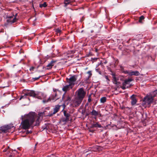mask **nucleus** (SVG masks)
Returning <instances> with one entry per match:
<instances>
[{
    "label": "nucleus",
    "mask_w": 157,
    "mask_h": 157,
    "mask_svg": "<svg viewBox=\"0 0 157 157\" xmlns=\"http://www.w3.org/2000/svg\"><path fill=\"white\" fill-rule=\"evenodd\" d=\"M44 113V112H43L39 113L38 116L36 121L35 124H34L36 117L35 113L30 112L27 114L22 116L21 117L22 121L21 123V128L23 129H26L33 128L34 125H39L40 121L42 119L43 115Z\"/></svg>",
    "instance_id": "1"
},
{
    "label": "nucleus",
    "mask_w": 157,
    "mask_h": 157,
    "mask_svg": "<svg viewBox=\"0 0 157 157\" xmlns=\"http://www.w3.org/2000/svg\"><path fill=\"white\" fill-rule=\"evenodd\" d=\"M27 96L33 97L38 99H43V102L44 103H45L48 101V100H50V98H48L47 99H46V95L43 93L40 92H35L34 91L31 90L25 94L24 95L21 96L19 100H21L22 98H25Z\"/></svg>",
    "instance_id": "2"
},
{
    "label": "nucleus",
    "mask_w": 157,
    "mask_h": 157,
    "mask_svg": "<svg viewBox=\"0 0 157 157\" xmlns=\"http://www.w3.org/2000/svg\"><path fill=\"white\" fill-rule=\"evenodd\" d=\"M12 128L14 129V126L12 124L5 125L0 127V133H6L9 131V130Z\"/></svg>",
    "instance_id": "3"
},
{
    "label": "nucleus",
    "mask_w": 157,
    "mask_h": 157,
    "mask_svg": "<svg viewBox=\"0 0 157 157\" xmlns=\"http://www.w3.org/2000/svg\"><path fill=\"white\" fill-rule=\"evenodd\" d=\"M86 94V92L82 88L79 89L76 92V94H77L76 97L82 100L84 98Z\"/></svg>",
    "instance_id": "4"
},
{
    "label": "nucleus",
    "mask_w": 157,
    "mask_h": 157,
    "mask_svg": "<svg viewBox=\"0 0 157 157\" xmlns=\"http://www.w3.org/2000/svg\"><path fill=\"white\" fill-rule=\"evenodd\" d=\"M151 94H152L150 93L149 95H147L144 98L143 101L144 102L145 104L149 105L152 102L154 97Z\"/></svg>",
    "instance_id": "5"
},
{
    "label": "nucleus",
    "mask_w": 157,
    "mask_h": 157,
    "mask_svg": "<svg viewBox=\"0 0 157 157\" xmlns=\"http://www.w3.org/2000/svg\"><path fill=\"white\" fill-rule=\"evenodd\" d=\"M133 80L132 78H129L125 79L122 83V86L121 88L123 90H125L126 88H128L131 86L130 85V82Z\"/></svg>",
    "instance_id": "6"
},
{
    "label": "nucleus",
    "mask_w": 157,
    "mask_h": 157,
    "mask_svg": "<svg viewBox=\"0 0 157 157\" xmlns=\"http://www.w3.org/2000/svg\"><path fill=\"white\" fill-rule=\"evenodd\" d=\"M61 106V105H55V107L53 108V111L50 112L48 116L51 117L53 115L56 114L59 111L60 107Z\"/></svg>",
    "instance_id": "7"
},
{
    "label": "nucleus",
    "mask_w": 157,
    "mask_h": 157,
    "mask_svg": "<svg viewBox=\"0 0 157 157\" xmlns=\"http://www.w3.org/2000/svg\"><path fill=\"white\" fill-rule=\"evenodd\" d=\"M83 100L76 97L72 101L73 104L75 107H77L81 104Z\"/></svg>",
    "instance_id": "8"
},
{
    "label": "nucleus",
    "mask_w": 157,
    "mask_h": 157,
    "mask_svg": "<svg viewBox=\"0 0 157 157\" xmlns=\"http://www.w3.org/2000/svg\"><path fill=\"white\" fill-rule=\"evenodd\" d=\"M77 76L76 75L71 76L69 79L68 81L69 84L73 86L74 85L75 82L76 80Z\"/></svg>",
    "instance_id": "9"
},
{
    "label": "nucleus",
    "mask_w": 157,
    "mask_h": 157,
    "mask_svg": "<svg viewBox=\"0 0 157 157\" xmlns=\"http://www.w3.org/2000/svg\"><path fill=\"white\" fill-rule=\"evenodd\" d=\"M73 87V86H72L69 84L68 85L64 86L62 89L63 91L64 92V94H65L70 89H71Z\"/></svg>",
    "instance_id": "10"
},
{
    "label": "nucleus",
    "mask_w": 157,
    "mask_h": 157,
    "mask_svg": "<svg viewBox=\"0 0 157 157\" xmlns=\"http://www.w3.org/2000/svg\"><path fill=\"white\" fill-rule=\"evenodd\" d=\"M91 113L92 115L94 116V118L95 119H96L97 116L98 115H99L100 116H101V114L100 113L94 109H93Z\"/></svg>",
    "instance_id": "11"
},
{
    "label": "nucleus",
    "mask_w": 157,
    "mask_h": 157,
    "mask_svg": "<svg viewBox=\"0 0 157 157\" xmlns=\"http://www.w3.org/2000/svg\"><path fill=\"white\" fill-rule=\"evenodd\" d=\"M56 61L52 60L51 62L47 66L46 69H51L54 65V63L56 62Z\"/></svg>",
    "instance_id": "12"
},
{
    "label": "nucleus",
    "mask_w": 157,
    "mask_h": 157,
    "mask_svg": "<svg viewBox=\"0 0 157 157\" xmlns=\"http://www.w3.org/2000/svg\"><path fill=\"white\" fill-rule=\"evenodd\" d=\"M131 98L132 100L131 102V104L132 105H135L137 102L135 96V95H132L131 97Z\"/></svg>",
    "instance_id": "13"
},
{
    "label": "nucleus",
    "mask_w": 157,
    "mask_h": 157,
    "mask_svg": "<svg viewBox=\"0 0 157 157\" xmlns=\"http://www.w3.org/2000/svg\"><path fill=\"white\" fill-rule=\"evenodd\" d=\"M129 75L132 76H138L140 75V73L137 71H130V73H129Z\"/></svg>",
    "instance_id": "14"
},
{
    "label": "nucleus",
    "mask_w": 157,
    "mask_h": 157,
    "mask_svg": "<svg viewBox=\"0 0 157 157\" xmlns=\"http://www.w3.org/2000/svg\"><path fill=\"white\" fill-rule=\"evenodd\" d=\"M50 98V100H48L49 101H51L52 100V101H55L58 99L59 98L57 97V94L56 93H55L54 94H53Z\"/></svg>",
    "instance_id": "15"
},
{
    "label": "nucleus",
    "mask_w": 157,
    "mask_h": 157,
    "mask_svg": "<svg viewBox=\"0 0 157 157\" xmlns=\"http://www.w3.org/2000/svg\"><path fill=\"white\" fill-rule=\"evenodd\" d=\"M63 114L64 116L66 117V120H68L69 119L70 114L66 111L64 110Z\"/></svg>",
    "instance_id": "16"
},
{
    "label": "nucleus",
    "mask_w": 157,
    "mask_h": 157,
    "mask_svg": "<svg viewBox=\"0 0 157 157\" xmlns=\"http://www.w3.org/2000/svg\"><path fill=\"white\" fill-rule=\"evenodd\" d=\"M51 125L49 124H45V125L43 127L44 129L48 130L51 129L50 127Z\"/></svg>",
    "instance_id": "17"
},
{
    "label": "nucleus",
    "mask_w": 157,
    "mask_h": 157,
    "mask_svg": "<svg viewBox=\"0 0 157 157\" xmlns=\"http://www.w3.org/2000/svg\"><path fill=\"white\" fill-rule=\"evenodd\" d=\"M92 126L93 127H98V128H101V124H99L98 123H94L92 124Z\"/></svg>",
    "instance_id": "18"
},
{
    "label": "nucleus",
    "mask_w": 157,
    "mask_h": 157,
    "mask_svg": "<svg viewBox=\"0 0 157 157\" xmlns=\"http://www.w3.org/2000/svg\"><path fill=\"white\" fill-rule=\"evenodd\" d=\"M71 2V1L70 0H64V4H65V7L67 6Z\"/></svg>",
    "instance_id": "19"
},
{
    "label": "nucleus",
    "mask_w": 157,
    "mask_h": 157,
    "mask_svg": "<svg viewBox=\"0 0 157 157\" xmlns=\"http://www.w3.org/2000/svg\"><path fill=\"white\" fill-rule=\"evenodd\" d=\"M106 100V98L105 97H102L100 99V102L101 103H104Z\"/></svg>",
    "instance_id": "20"
},
{
    "label": "nucleus",
    "mask_w": 157,
    "mask_h": 157,
    "mask_svg": "<svg viewBox=\"0 0 157 157\" xmlns=\"http://www.w3.org/2000/svg\"><path fill=\"white\" fill-rule=\"evenodd\" d=\"M47 6V3L46 2H44L43 4H40L39 6L40 8H42L43 7H45Z\"/></svg>",
    "instance_id": "21"
},
{
    "label": "nucleus",
    "mask_w": 157,
    "mask_h": 157,
    "mask_svg": "<svg viewBox=\"0 0 157 157\" xmlns=\"http://www.w3.org/2000/svg\"><path fill=\"white\" fill-rule=\"evenodd\" d=\"M113 82L115 84L118 85L119 84V82L117 81L116 78L115 77L113 78Z\"/></svg>",
    "instance_id": "22"
},
{
    "label": "nucleus",
    "mask_w": 157,
    "mask_h": 157,
    "mask_svg": "<svg viewBox=\"0 0 157 157\" xmlns=\"http://www.w3.org/2000/svg\"><path fill=\"white\" fill-rule=\"evenodd\" d=\"M151 93L152 94L151 95H153L154 97L157 96V90Z\"/></svg>",
    "instance_id": "23"
},
{
    "label": "nucleus",
    "mask_w": 157,
    "mask_h": 157,
    "mask_svg": "<svg viewBox=\"0 0 157 157\" xmlns=\"http://www.w3.org/2000/svg\"><path fill=\"white\" fill-rule=\"evenodd\" d=\"M17 20V19L16 17H14L12 20H10L9 21V22H10L11 23H13L16 22Z\"/></svg>",
    "instance_id": "24"
},
{
    "label": "nucleus",
    "mask_w": 157,
    "mask_h": 157,
    "mask_svg": "<svg viewBox=\"0 0 157 157\" xmlns=\"http://www.w3.org/2000/svg\"><path fill=\"white\" fill-rule=\"evenodd\" d=\"M87 73L89 74V76L87 78H86L87 79H89L90 78V77L92 75V73L91 71H88L87 72Z\"/></svg>",
    "instance_id": "25"
},
{
    "label": "nucleus",
    "mask_w": 157,
    "mask_h": 157,
    "mask_svg": "<svg viewBox=\"0 0 157 157\" xmlns=\"http://www.w3.org/2000/svg\"><path fill=\"white\" fill-rule=\"evenodd\" d=\"M41 77V76H39L37 77L33 78V79L34 81L37 80H38Z\"/></svg>",
    "instance_id": "26"
},
{
    "label": "nucleus",
    "mask_w": 157,
    "mask_h": 157,
    "mask_svg": "<svg viewBox=\"0 0 157 157\" xmlns=\"http://www.w3.org/2000/svg\"><path fill=\"white\" fill-rule=\"evenodd\" d=\"M144 17L143 16H141L140 17L139 19V21L141 22V21L143 20L144 19Z\"/></svg>",
    "instance_id": "27"
},
{
    "label": "nucleus",
    "mask_w": 157,
    "mask_h": 157,
    "mask_svg": "<svg viewBox=\"0 0 157 157\" xmlns=\"http://www.w3.org/2000/svg\"><path fill=\"white\" fill-rule=\"evenodd\" d=\"M35 67H30L29 69V70L31 71H34Z\"/></svg>",
    "instance_id": "28"
},
{
    "label": "nucleus",
    "mask_w": 157,
    "mask_h": 157,
    "mask_svg": "<svg viewBox=\"0 0 157 157\" xmlns=\"http://www.w3.org/2000/svg\"><path fill=\"white\" fill-rule=\"evenodd\" d=\"M56 32L57 33H60L61 32V30L59 29H56Z\"/></svg>",
    "instance_id": "29"
},
{
    "label": "nucleus",
    "mask_w": 157,
    "mask_h": 157,
    "mask_svg": "<svg viewBox=\"0 0 157 157\" xmlns=\"http://www.w3.org/2000/svg\"><path fill=\"white\" fill-rule=\"evenodd\" d=\"M88 101L89 102H90L91 101V99L90 97V95L89 96Z\"/></svg>",
    "instance_id": "30"
},
{
    "label": "nucleus",
    "mask_w": 157,
    "mask_h": 157,
    "mask_svg": "<svg viewBox=\"0 0 157 157\" xmlns=\"http://www.w3.org/2000/svg\"><path fill=\"white\" fill-rule=\"evenodd\" d=\"M130 71H124V73L125 74H127L129 75V73H130Z\"/></svg>",
    "instance_id": "31"
},
{
    "label": "nucleus",
    "mask_w": 157,
    "mask_h": 157,
    "mask_svg": "<svg viewBox=\"0 0 157 157\" xmlns=\"http://www.w3.org/2000/svg\"><path fill=\"white\" fill-rule=\"evenodd\" d=\"M95 70L96 71L98 72L99 74H101V71H99V69H98V68H96Z\"/></svg>",
    "instance_id": "32"
},
{
    "label": "nucleus",
    "mask_w": 157,
    "mask_h": 157,
    "mask_svg": "<svg viewBox=\"0 0 157 157\" xmlns=\"http://www.w3.org/2000/svg\"><path fill=\"white\" fill-rule=\"evenodd\" d=\"M70 100H71V98H70V97H67V101H70Z\"/></svg>",
    "instance_id": "33"
},
{
    "label": "nucleus",
    "mask_w": 157,
    "mask_h": 157,
    "mask_svg": "<svg viewBox=\"0 0 157 157\" xmlns=\"http://www.w3.org/2000/svg\"><path fill=\"white\" fill-rule=\"evenodd\" d=\"M63 109L62 110V111H63V110H64V108H65V105H64V104H63Z\"/></svg>",
    "instance_id": "34"
},
{
    "label": "nucleus",
    "mask_w": 157,
    "mask_h": 157,
    "mask_svg": "<svg viewBox=\"0 0 157 157\" xmlns=\"http://www.w3.org/2000/svg\"><path fill=\"white\" fill-rule=\"evenodd\" d=\"M105 78L106 79H107V80H109V79H108V77H107V76H105Z\"/></svg>",
    "instance_id": "35"
},
{
    "label": "nucleus",
    "mask_w": 157,
    "mask_h": 157,
    "mask_svg": "<svg viewBox=\"0 0 157 157\" xmlns=\"http://www.w3.org/2000/svg\"><path fill=\"white\" fill-rule=\"evenodd\" d=\"M12 156H13V154H12V155H9V157H12Z\"/></svg>",
    "instance_id": "36"
},
{
    "label": "nucleus",
    "mask_w": 157,
    "mask_h": 157,
    "mask_svg": "<svg viewBox=\"0 0 157 157\" xmlns=\"http://www.w3.org/2000/svg\"><path fill=\"white\" fill-rule=\"evenodd\" d=\"M97 51H98V50H97V49H95V51H96V52H97Z\"/></svg>",
    "instance_id": "37"
},
{
    "label": "nucleus",
    "mask_w": 157,
    "mask_h": 157,
    "mask_svg": "<svg viewBox=\"0 0 157 157\" xmlns=\"http://www.w3.org/2000/svg\"><path fill=\"white\" fill-rule=\"evenodd\" d=\"M14 151H16V152H17V151H16V150H14Z\"/></svg>",
    "instance_id": "38"
},
{
    "label": "nucleus",
    "mask_w": 157,
    "mask_h": 157,
    "mask_svg": "<svg viewBox=\"0 0 157 157\" xmlns=\"http://www.w3.org/2000/svg\"><path fill=\"white\" fill-rule=\"evenodd\" d=\"M36 144H35V148L36 147Z\"/></svg>",
    "instance_id": "39"
},
{
    "label": "nucleus",
    "mask_w": 157,
    "mask_h": 157,
    "mask_svg": "<svg viewBox=\"0 0 157 157\" xmlns=\"http://www.w3.org/2000/svg\"><path fill=\"white\" fill-rule=\"evenodd\" d=\"M31 132H32V131H30L29 132H30V133H31Z\"/></svg>",
    "instance_id": "40"
},
{
    "label": "nucleus",
    "mask_w": 157,
    "mask_h": 157,
    "mask_svg": "<svg viewBox=\"0 0 157 157\" xmlns=\"http://www.w3.org/2000/svg\"><path fill=\"white\" fill-rule=\"evenodd\" d=\"M17 14H16V16H17Z\"/></svg>",
    "instance_id": "41"
}]
</instances>
